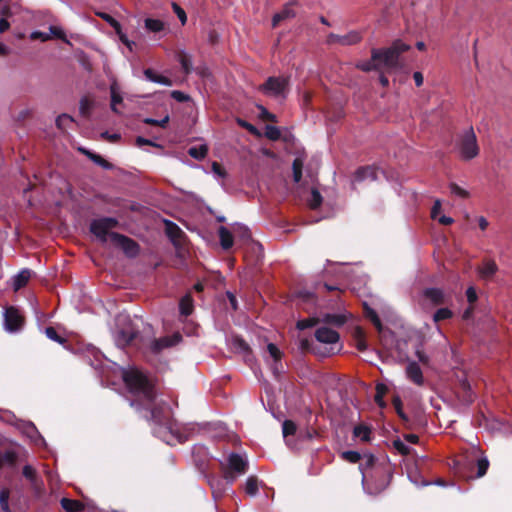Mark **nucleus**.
Returning a JSON list of instances; mask_svg holds the SVG:
<instances>
[{
  "label": "nucleus",
  "mask_w": 512,
  "mask_h": 512,
  "mask_svg": "<svg viewBox=\"0 0 512 512\" xmlns=\"http://www.w3.org/2000/svg\"><path fill=\"white\" fill-rule=\"evenodd\" d=\"M410 45L398 39L392 42L388 47L372 48L371 58L369 60H360L355 67L365 73L376 71L379 73V82L382 87L389 86V79L385 75L399 70L403 67L401 55L410 50Z\"/></svg>",
  "instance_id": "1"
},
{
  "label": "nucleus",
  "mask_w": 512,
  "mask_h": 512,
  "mask_svg": "<svg viewBox=\"0 0 512 512\" xmlns=\"http://www.w3.org/2000/svg\"><path fill=\"white\" fill-rule=\"evenodd\" d=\"M119 371L129 391L137 397L130 402V405L136 409H151L154 391L147 376L134 367L128 369L119 367Z\"/></svg>",
  "instance_id": "2"
},
{
  "label": "nucleus",
  "mask_w": 512,
  "mask_h": 512,
  "mask_svg": "<svg viewBox=\"0 0 512 512\" xmlns=\"http://www.w3.org/2000/svg\"><path fill=\"white\" fill-rule=\"evenodd\" d=\"M455 150L463 160H471L479 154V146L474 130H462L455 137Z\"/></svg>",
  "instance_id": "3"
},
{
  "label": "nucleus",
  "mask_w": 512,
  "mask_h": 512,
  "mask_svg": "<svg viewBox=\"0 0 512 512\" xmlns=\"http://www.w3.org/2000/svg\"><path fill=\"white\" fill-rule=\"evenodd\" d=\"M289 86V76H270L258 87V91L268 97L285 99L289 93Z\"/></svg>",
  "instance_id": "4"
},
{
  "label": "nucleus",
  "mask_w": 512,
  "mask_h": 512,
  "mask_svg": "<svg viewBox=\"0 0 512 512\" xmlns=\"http://www.w3.org/2000/svg\"><path fill=\"white\" fill-rule=\"evenodd\" d=\"M151 419L155 422L157 427L154 428V433L157 437L162 439L169 445H173L176 442H182V436L174 430L172 425L167 424L168 416H164L163 418L159 416V411L156 409H152Z\"/></svg>",
  "instance_id": "5"
},
{
  "label": "nucleus",
  "mask_w": 512,
  "mask_h": 512,
  "mask_svg": "<svg viewBox=\"0 0 512 512\" xmlns=\"http://www.w3.org/2000/svg\"><path fill=\"white\" fill-rule=\"evenodd\" d=\"M116 224L117 221L114 218H101L91 223L90 230L101 242L111 243V235L115 234L111 230Z\"/></svg>",
  "instance_id": "6"
},
{
  "label": "nucleus",
  "mask_w": 512,
  "mask_h": 512,
  "mask_svg": "<svg viewBox=\"0 0 512 512\" xmlns=\"http://www.w3.org/2000/svg\"><path fill=\"white\" fill-rule=\"evenodd\" d=\"M3 317L4 329L6 332L15 333L22 328L24 320L17 308L13 306L5 308Z\"/></svg>",
  "instance_id": "7"
},
{
  "label": "nucleus",
  "mask_w": 512,
  "mask_h": 512,
  "mask_svg": "<svg viewBox=\"0 0 512 512\" xmlns=\"http://www.w3.org/2000/svg\"><path fill=\"white\" fill-rule=\"evenodd\" d=\"M229 471L226 474V479L232 483L237 475H243L247 471V459L239 454L232 453L228 458Z\"/></svg>",
  "instance_id": "8"
},
{
  "label": "nucleus",
  "mask_w": 512,
  "mask_h": 512,
  "mask_svg": "<svg viewBox=\"0 0 512 512\" xmlns=\"http://www.w3.org/2000/svg\"><path fill=\"white\" fill-rule=\"evenodd\" d=\"M362 40V35L358 31H350L345 35H338L335 33H330L327 36V43L332 44H340L343 46L354 45L359 43Z\"/></svg>",
  "instance_id": "9"
},
{
  "label": "nucleus",
  "mask_w": 512,
  "mask_h": 512,
  "mask_svg": "<svg viewBox=\"0 0 512 512\" xmlns=\"http://www.w3.org/2000/svg\"><path fill=\"white\" fill-rule=\"evenodd\" d=\"M315 338L322 344L336 345L339 342L340 336L337 331L326 326H322L316 329Z\"/></svg>",
  "instance_id": "10"
},
{
  "label": "nucleus",
  "mask_w": 512,
  "mask_h": 512,
  "mask_svg": "<svg viewBox=\"0 0 512 512\" xmlns=\"http://www.w3.org/2000/svg\"><path fill=\"white\" fill-rule=\"evenodd\" d=\"M111 243L115 246L121 248L128 256H134L137 254L138 247L137 244L120 234L111 235Z\"/></svg>",
  "instance_id": "11"
},
{
  "label": "nucleus",
  "mask_w": 512,
  "mask_h": 512,
  "mask_svg": "<svg viewBox=\"0 0 512 512\" xmlns=\"http://www.w3.org/2000/svg\"><path fill=\"white\" fill-rule=\"evenodd\" d=\"M406 377L418 386L424 384V376L417 362L409 361L405 369Z\"/></svg>",
  "instance_id": "12"
},
{
  "label": "nucleus",
  "mask_w": 512,
  "mask_h": 512,
  "mask_svg": "<svg viewBox=\"0 0 512 512\" xmlns=\"http://www.w3.org/2000/svg\"><path fill=\"white\" fill-rule=\"evenodd\" d=\"M231 348L239 354H242L245 361L249 362L250 358V347L249 345L240 337L232 336L229 340Z\"/></svg>",
  "instance_id": "13"
},
{
  "label": "nucleus",
  "mask_w": 512,
  "mask_h": 512,
  "mask_svg": "<svg viewBox=\"0 0 512 512\" xmlns=\"http://www.w3.org/2000/svg\"><path fill=\"white\" fill-rule=\"evenodd\" d=\"M294 4H295V2H289L284 5L283 9L280 12L274 14V16L272 18V27L273 28L277 27L280 22L287 20V19L294 18L296 16V12L293 9Z\"/></svg>",
  "instance_id": "14"
},
{
  "label": "nucleus",
  "mask_w": 512,
  "mask_h": 512,
  "mask_svg": "<svg viewBox=\"0 0 512 512\" xmlns=\"http://www.w3.org/2000/svg\"><path fill=\"white\" fill-rule=\"evenodd\" d=\"M136 336L134 328L129 327L127 329H120L115 333V343L118 347H124L128 345Z\"/></svg>",
  "instance_id": "15"
},
{
  "label": "nucleus",
  "mask_w": 512,
  "mask_h": 512,
  "mask_svg": "<svg viewBox=\"0 0 512 512\" xmlns=\"http://www.w3.org/2000/svg\"><path fill=\"white\" fill-rule=\"evenodd\" d=\"M180 339H181V336L179 334H174L172 337H163V338L154 340L151 343V349L157 353V352L161 351L163 348H167V347L177 344L180 341Z\"/></svg>",
  "instance_id": "16"
},
{
  "label": "nucleus",
  "mask_w": 512,
  "mask_h": 512,
  "mask_svg": "<svg viewBox=\"0 0 512 512\" xmlns=\"http://www.w3.org/2000/svg\"><path fill=\"white\" fill-rule=\"evenodd\" d=\"M31 274L32 273L29 269H23L18 274H16L12 280V286L14 291H18L19 289L24 287L28 283Z\"/></svg>",
  "instance_id": "17"
},
{
  "label": "nucleus",
  "mask_w": 512,
  "mask_h": 512,
  "mask_svg": "<svg viewBox=\"0 0 512 512\" xmlns=\"http://www.w3.org/2000/svg\"><path fill=\"white\" fill-rule=\"evenodd\" d=\"M497 265L494 261H484L482 266L479 268V275L482 279H490L497 272Z\"/></svg>",
  "instance_id": "18"
},
{
  "label": "nucleus",
  "mask_w": 512,
  "mask_h": 512,
  "mask_svg": "<svg viewBox=\"0 0 512 512\" xmlns=\"http://www.w3.org/2000/svg\"><path fill=\"white\" fill-rule=\"evenodd\" d=\"M144 75L151 82L162 84V85H165V86H171L172 85V81L168 77L157 74L151 68L145 69L144 70Z\"/></svg>",
  "instance_id": "19"
},
{
  "label": "nucleus",
  "mask_w": 512,
  "mask_h": 512,
  "mask_svg": "<svg viewBox=\"0 0 512 512\" xmlns=\"http://www.w3.org/2000/svg\"><path fill=\"white\" fill-rule=\"evenodd\" d=\"M424 296L435 305L443 303L445 298L443 291L438 288L426 289Z\"/></svg>",
  "instance_id": "20"
},
{
  "label": "nucleus",
  "mask_w": 512,
  "mask_h": 512,
  "mask_svg": "<svg viewBox=\"0 0 512 512\" xmlns=\"http://www.w3.org/2000/svg\"><path fill=\"white\" fill-rule=\"evenodd\" d=\"M220 243L223 249L227 250L233 245V235L224 226H221L218 230Z\"/></svg>",
  "instance_id": "21"
},
{
  "label": "nucleus",
  "mask_w": 512,
  "mask_h": 512,
  "mask_svg": "<svg viewBox=\"0 0 512 512\" xmlns=\"http://www.w3.org/2000/svg\"><path fill=\"white\" fill-rule=\"evenodd\" d=\"M110 94H111V109L114 112H118L117 106L123 102V98L120 94L119 87L116 82L111 84Z\"/></svg>",
  "instance_id": "22"
},
{
  "label": "nucleus",
  "mask_w": 512,
  "mask_h": 512,
  "mask_svg": "<svg viewBox=\"0 0 512 512\" xmlns=\"http://www.w3.org/2000/svg\"><path fill=\"white\" fill-rule=\"evenodd\" d=\"M257 117L263 122L277 123L275 114L269 112L263 105H257Z\"/></svg>",
  "instance_id": "23"
},
{
  "label": "nucleus",
  "mask_w": 512,
  "mask_h": 512,
  "mask_svg": "<svg viewBox=\"0 0 512 512\" xmlns=\"http://www.w3.org/2000/svg\"><path fill=\"white\" fill-rule=\"evenodd\" d=\"M178 61L181 64L183 72L188 75L192 72L191 56L184 51L178 53Z\"/></svg>",
  "instance_id": "24"
},
{
  "label": "nucleus",
  "mask_w": 512,
  "mask_h": 512,
  "mask_svg": "<svg viewBox=\"0 0 512 512\" xmlns=\"http://www.w3.org/2000/svg\"><path fill=\"white\" fill-rule=\"evenodd\" d=\"M208 152V147L206 144H201L199 146H193L188 149V154L197 160H202L205 158Z\"/></svg>",
  "instance_id": "25"
},
{
  "label": "nucleus",
  "mask_w": 512,
  "mask_h": 512,
  "mask_svg": "<svg viewBox=\"0 0 512 512\" xmlns=\"http://www.w3.org/2000/svg\"><path fill=\"white\" fill-rule=\"evenodd\" d=\"M61 505L63 509H65L68 512H78L83 510L84 506L81 502L77 500H71L67 498H63L61 500Z\"/></svg>",
  "instance_id": "26"
},
{
  "label": "nucleus",
  "mask_w": 512,
  "mask_h": 512,
  "mask_svg": "<svg viewBox=\"0 0 512 512\" xmlns=\"http://www.w3.org/2000/svg\"><path fill=\"white\" fill-rule=\"evenodd\" d=\"M267 350H268V354L269 356L273 359V361L275 362V365L272 367V370H273V373L274 374H278L279 373V369L277 367V362L280 360L281 358V352L280 350L278 349V347L276 345H274L273 343H270L268 344L267 346Z\"/></svg>",
  "instance_id": "27"
},
{
  "label": "nucleus",
  "mask_w": 512,
  "mask_h": 512,
  "mask_svg": "<svg viewBox=\"0 0 512 512\" xmlns=\"http://www.w3.org/2000/svg\"><path fill=\"white\" fill-rule=\"evenodd\" d=\"M258 488H259L258 479L254 476L248 477L245 482V486H244V490H245L246 494L253 497L257 494Z\"/></svg>",
  "instance_id": "28"
},
{
  "label": "nucleus",
  "mask_w": 512,
  "mask_h": 512,
  "mask_svg": "<svg viewBox=\"0 0 512 512\" xmlns=\"http://www.w3.org/2000/svg\"><path fill=\"white\" fill-rule=\"evenodd\" d=\"M145 28L154 33H158L164 30V22L159 19L146 18L145 19Z\"/></svg>",
  "instance_id": "29"
},
{
  "label": "nucleus",
  "mask_w": 512,
  "mask_h": 512,
  "mask_svg": "<svg viewBox=\"0 0 512 512\" xmlns=\"http://www.w3.org/2000/svg\"><path fill=\"white\" fill-rule=\"evenodd\" d=\"M346 316L342 314H326L323 318V322L341 326L346 322Z\"/></svg>",
  "instance_id": "30"
},
{
  "label": "nucleus",
  "mask_w": 512,
  "mask_h": 512,
  "mask_svg": "<svg viewBox=\"0 0 512 512\" xmlns=\"http://www.w3.org/2000/svg\"><path fill=\"white\" fill-rule=\"evenodd\" d=\"M304 165V160L301 157H297L293 162V179L294 182H300L302 178V168Z\"/></svg>",
  "instance_id": "31"
},
{
  "label": "nucleus",
  "mask_w": 512,
  "mask_h": 512,
  "mask_svg": "<svg viewBox=\"0 0 512 512\" xmlns=\"http://www.w3.org/2000/svg\"><path fill=\"white\" fill-rule=\"evenodd\" d=\"M354 436L362 441H368L370 438L371 430L365 425H358L354 428Z\"/></svg>",
  "instance_id": "32"
},
{
  "label": "nucleus",
  "mask_w": 512,
  "mask_h": 512,
  "mask_svg": "<svg viewBox=\"0 0 512 512\" xmlns=\"http://www.w3.org/2000/svg\"><path fill=\"white\" fill-rule=\"evenodd\" d=\"M374 179L375 178V171L374 169L370 167H364L357 170L355 174L356 181H363L365 179Z\"/></svg>",
  "instance_id": "33"
},
{
  "label": "nucleus",
  "mask_w": 512,
  "mask_h": 512,
  "mask_svg": "<svg viewBox=\"0 0 512 512\" xmlns=\"http://www.w3.org/2000/svg\"><path fill=\"white\" fill-rule=\"evenodd\" d=\"M193 310V301L190 296H185L180 302V312L182 315L188 316Z\"/></svg>",
  "instance_id": "34"
},
{
  "label": "nucleus",
  "mask_w": 512,
  "mask_h": 512,
  "mask_svg": "<svg viewBox=\"0 0 512 512\" xmlns=\"http://www.w3.org/2000/svg\"><path fill=\"white\" fill-rule=\"evenodd\" d=\"M79 150L86 154L91 160H93L96 164L108 169L110 168V164H108V162L106 160H104L101 156L99 155H96V154H93L91 152H89L88 150H86L85 148H79Z\"/></svg>",
  "instance_id": "35"
},
{
  "label": "nucleus",
  "mask_w": 512,
  "mask_h": 512,
  "mask_svg": "<svg viewBox=\"0 0 512 512\" xmlns=\"http://www.w3.org/2000/svg\"><path fill=\"white\" fill-rule=\"evenodd\" d=\"M257 136L265 135L269 140L276 141L281 136V130H252Z\"/></svg>",
  "instance_id": "36"
},
{
  "label": "nucleus",
  "mask_w": 512,
  "mask_h": 512,
  "mask_svg": "<svg viewBox=\"0 0 512 512\" xmlns=\"http://www.w3.org/2000/svg\"><path fill=\"white\" fill-rule=\"evenodd\" d=\"M364 309H365L366 317H368L370 319V321L377 327V329L379 331H381V329H382L381 322H380V319H379L378 315L376 314V312L373 309H371L370 307H368L367 305H365Z\"/></svg>",
  "instance_id": "37"
},
{
  "label": "nucleus",
  "mask_w": 512,
  "mask_h": 512,
  "mask_svg": "<svg viewBox=\"0 0 512 512\" xmlns=\"http://www.w3.org/2000/svg\"><path fill=\"white\" fill-rule=\"evenodd\" d=\"M74 122V119L67 115L62 114L56 118V128L61 129L70 126Z\"/></svg>",
  "instance_id": "38"
},
{
  "label": "nucleus",
  "mask_w": 512,
  "mask_h": 512,
  "mask_svg": "<svg viewBox=\"0 0 512 512\" xmlns=\"http://www.w3.org/2000/svg\"><path fill=\"white\" fill-rule=\"evenodd\" d=\"M449 188H450L451 194H453L454 196L465 199V198H468L470 195L466 189L462 188L461 186H459L455 183H451Z\"/></svg>",
  "instance_id": "39"
},
{
  "label": "nucleus",
  "mask_w": 512,
  "mask_h": 512,
  "mask_svg": "<svg viewBox=\"0 0 512 512\" xmlns=\"http://www.w3.org/2000/svg\"><path fill=\"white\" fill-rule=\"evenodd\" d=\"M321 202H322V196L316 189H313L311 191V195L308 199V204H309L310 208L315 209V208L319 207Z\"/></svg>",
  "instance_id": "40"
},
{
  "label": "nucleus",
  "mask_w": 512,
  "mask_h": 512,
  "mask_svg": "<svg viewBox=\"0 0 512 512\" xmlns=\"http://www.w3.org/2000/svg\"><path fill=\"white\" fill-rule=\"evenodd\" d=\"M92 106H93L92 100L90 98H88V97H83L80 100V108H79L80 109V113L83 116L89 115Z\"/></svg>",
  "instance_id": "41"
},
{
  "label": "nucleus",
  "mask_w": 512,
  "mask_h": 512,
  "mask_svg": "<svg viewBox=\"0 0 512 512\" xmlns=\"http://www.w3.org/2000/svg\"><path fill=\"white\" fill-rule=\"evenodd\" d=\"M166 231L168 236L173 240L178 238L181 233L180 228L170 221H166Z\"/></svg>",
  "instance_id": "42"
},
{
  "label": "nucleus",
  "mask_w": 512,
  "mask_h": 512,
  "mask_svg": "<svg viewBox=\"0 0 512 512\" xmlns=\"http://www.w3.org/2000/svg\"><path fill=\"white\" fill-rule=\"evenodd\" d=\"M296 432V425L290 420H285L282 424L283 437L287 438L289 435H293Z\"/></svg>",
  "instance_id": "43"
},
{
  "label": "nucleus",
  "mask_w": 512,
  "mask_h": 512,
  "mask_svg": "<svg viewBox=\"0 0 512 512\" xmlns=\"http://www.w3.org/2000/svg\"><path fill=\"white\" fill-rule=\"evenodd\" d=\"M49 31H50V34L53 37H55L57 39H60V40H62L63 42H65L67 44L70 43L69 40L66 37L65 32L60 27L52 25V26L49 27Z\"/></svg>",
  "instance_id": "44"
},
{
  "label": "nucleus",
  "mask_w": 512,
  "mask_h": 512,
  "mask_svg": "<svg viewBox=\"0 0 512 512\" xmlns=\"http://www.w3.org/2000/svg\"><path fill=\"white\" fill-rule=\"evenodd\" d=\"M319 323V319L317 318H308L304 320H300L297 322V328L299 330H304L306 328L314 327Z\"/></svg>",
  "instance_id": "45"
},
{
  "label": "nucleus",
  "mask_w": 512,
  "mask_h": 512,
  "mask_svg": "<svg viewBox=\"0 0 512 512\" xmlns=\"http://www.w3.org/2000/svg\"><path fill=\"white\" fill-rule=\"evenodd\" d=\"M452 316V312L448 308H440L436 311L433 316L435 322L440 320L448 319Z\"/></svg>",
  "instance_id": "46"
},
{
  "label": "nucleus",
  "mask_w": 512,
  "mask_h": 512,
  "mask_svg": "<svg viewBox=\"0 0 512 512\" xmlns=\"http://www.w3.org/2000/svg\"><path fill=\"white\" fill-rule=\"evenodd\" d=\"M8 501H9V491L7 489L1 490L0 506L4 512L10 511Z\"/></svg>",
  "instance_id": "47"
},
{
  "label": "nucleus",
  "mask_w": 512,
  "mask_h": 512,
  "mask_svg": "<svg viewBox=\"0 0 512 512\" xmlns=\"http://www.w3.org/2000/svg\"><path fill=\"white\" fill-rule=\"evenodd\" d=\"M173 11L179 18L182 25H185L187 22V15L185 11L175 2L172 3Z\"/></svg>",
  "instance_id": "48"
},
{
  "label": "nucleus",
  "mask_w": 512,
  "mask_h": 512,
  "mask_svg": "<svg viewBox=\"0 0 512 512\" xmlns=\"http://www.w3.org/2000/svg\"><path fill=\"white\" fill-rule=\"evenodd\" d=\"M100 135L101 138L106 139L110 142H116L120 138V134L114 130H104Z\"/></svg>",
  "instance_id": "49"
},
{
  "label": "nucleus",
  "mask_w": 512,
  "mask_h": 512,
  "mask_svg": "<svg viewBox=\"0 0 512 512\" xmlns=\"http://www.w3.org/2000/svg\"><path fill=\"white\" fill-rule=\"evenodd\" d=\"M27 435L35 442L40 441L44 444V439L38 434L36 428L33 425L27 427Z\"/></svg>",
  "instance_id": "50"
},
{
  "label": "nucleus",
  "mask_w": 512,
  "mask_h": 512,
  "mask_svg": "<svg viewBox=\"0 0 512 512\" xmlns=\"http://www.w3.org/2000/svg\"><path fill=\"white\" fill-rule=\"evenodd\" d=\"M342 457H343V459H345L351 463H356L361 458L360 454L356 451H345L342 453Z\"/></svg>",
  "instance_id": "51"
},
{
  "label": "nucleus",
  "mask_w": 512,
  "mask_h": 512,
  "mask_svg": "<svg viewBox=\"0 0 512 512\" xmlns=\"http://www.w3.org/2000/svg\"><path fill=\"white\" fill-rule=\"evenodd\" d=\"M394 447L403 455L410 454L411 450H412L409 446H407L401 440L394 441Z\"/></svg>",
  "instance_id": "52"
},
{
  "label": "nucleus",
  "mask_w": 512,
  "mask_h": 512,
  "mask_svg": "<svg viewBox=\"0 0 512 512\" xmlns=\"http://www.w3.org/2000/svg\"><path fill=\"white\" fill-rule=\"evenodd\" d=\"M478 473H477V476L478 477H482L483 475H485L487 469H488V466H489V462L486 458H482V459H479L478 460Z\"/></svg>",
  "instance_id": "53"
},
{
  "label": "nucleus",
  "mask_w": 512,
  "mask_h": 512,
  "mask_svg": "<svg viewBox=\"0 0 512 512\" xmlns=\"http://www.w3.org/2000/svg\"><path fill=\"white\" fill-rule=\"evenodd\" d=\"M45 334H46V336H47L49 339H51V340H53V341H55V342H58V343H62V342H63V339H62L61 337H59V336H58L57 332H56V331H55V329H54V328H52V327H47V328L45 329Z\"/></svg>",
  "instance_id": "54"
},
{
  "label": "nucleus",
  "mask_w": 512,
  "mask_h": 512,
  "mask_svg": "<svg viewBox=\"0 0 512 512\" xmlns=\"http://www.w3.org/2000/svg\"><path fill=\"white\" fill-rule=\"evenodd\" d=\"M234 233L239 234L243 239L248 240L250 238L249 230L245 226L238 225L234 228Z\"/></svg>",
  "instance_id": "55"
},
{
  "label": "nucleus",
  "mask_w": 512,
  "mask_h": 512,
  "mask_svg": "<svg viewBox=\"0 0 512 512\" xmlns=\"http://www.w3.org/2000/svg\"><path fill=\"white\" fill-rule=\"evenodd\" d=\"M441 206H442L441 201L439 199H437L434 202V205L431 210L432 219L436 220L440 216Z\"/></svg>",
  "instance_id": "56"
},
{
  "label": "nucleus",
  "mask_w": 512,
  "mask_h": 512,
  "mask_svg": "<svg viewBox=\"0 0 512 512\" xmlns=\"http://www.w3.org/2000/svg\"><path fill=\"white\" fill-rule=\"evenodd\" d=\"M171 96L173 99L179 101V102H185L189 99V96L181 91L174 90L171 93Z\"/></svg>",
  "instance_id": "57"
},
{
  "label": "nucleus",
  "mask_w": 512,
  "mask_h": 512,
  "mask_svg": "<svg viewBox=\"0 0 512 512\" xmlns=\"http://www.w3.org/2000/svg\"><path fill=\"white\" fill-rule=\"evenodd\" d=\"M212 171L218 177L224 178L226 176L224 169L217 162L212 163Z\"/></svg>",
  "instance_id": "58"
},
{
  "label": "nucleus",
  "mask_w": 512,
  "mask_h": 512,
  "mask_svg": "<svg viewBox=\"0 0 512 512\" xmlns=\"http://www.w3.org/2000/svg\"><path fill=\"white\" fill-rule=\"evenodd\" d=\"M467 300L469 303H474L477 300V293L474 287H469L466 291Z\"/></svg>",
  "instance_id": "59"
},
{
  "label": "nucleus",
  "mask_w": 512,
  "mask_h": 512,
  "mask_svg": "<svg viewBox=\"0 0 512 512\" xmlns=\"http://www.w3.org/2000/svg\"><path fill=\"white\" fill-rule=\"evenodd\" d=\"M32 39H41L42 41H48L51 39V36L40 31H35L31 34Z\"/></svg>",
  "instance_id": "60"
},
{
  "label": "nucleus",
  "mask_w": 512,
  "mask_h": 512,
  "mask_svg": "<svg viewBox=\"0 0 512 512\" xmlns=\"http://www.w3.org/2000/svg\"><path fill=\"white\" fill-rule=\"evenodd\" d=\"M23 475L27 478V479H30V480H33L34 478V475H35V470L32 466L30 465H26L24 466L23 468Z\"/></svg>",
  "instance_id": "61"
},
{
  "label": "nucleus",
  "mask_w": 512,
  "mask_h": 512,
  "mask_svg": "<svg viewBox=\"0 0 512 512\" xmlns=\"http://www.w3.org/2000/svg\"><path fill=\"white\" fill-rule=\"evenodd\" d=\"M416 356H417L419 362H421L422 364H424V365H428L429 364V357H428V355L425 352H423L421 350H417L416 351Z\"/></svg>",
  "instance_id": "62"
},
{
  "label": "nucleus",
  "mask_w": 512,
  "mask_h": 512,
  "mask_svg": "<svg viewBox=\"0 0 512 512\" xmlns=\"http://www.w3.org/2000/svg\"><path fill=\"white\" fill-rule=\"evenodd\" d=\"M479 228L484 231L488 228L489 222L484 216H479L476 218Z\"/></svg>",
  "instance_id": "63"
},
{
  "label": "nucleus",
  "mask_w": 512,
  "mask_h": 512,
  "mask_svg": "<svg viewBox=\"0 0 512 512\" xmlns=\"http://www.w3.org/2000/svg\"><path fill=\"white\" fill-rule=\"evenodd\" d=\"M413 79L415 81V84L417 87H420L423 85L424 77L423 74L419 71H416L413 73Z\"/></svg>",
  "instance_id": "64"
}]
</instances>
